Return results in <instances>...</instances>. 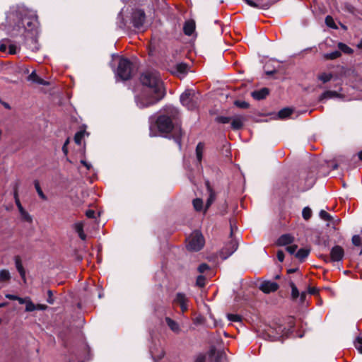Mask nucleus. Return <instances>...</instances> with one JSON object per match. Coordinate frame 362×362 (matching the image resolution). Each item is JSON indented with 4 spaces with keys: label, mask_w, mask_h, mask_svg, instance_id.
Instances as JSON below:
<instances>
[{
    "label": "nucleus",
    "mask_w": 362,
    "mask_h": 362,
    "mask_svg": "<svg viewBox=\"0 0 362 362\" xmlns=\"http://www.w3.org/2000/svg\"><path fill=\"white\" fill-rule=\"evenodd\" d=\"M344 255V249L339 245H336L332 248L330 252V257H325V260L326 262H339L343 259Z\"/></svg>",
    "instance_id": "nucleus-10"
},
{
    "label": "nucleus",
    "mask_w": 362,
    "mask_h": 362,
    "mask_svg": "<svg viewBox=\"0 0 362 362\" xmlns=\"http://www.w3.org/2000/svg\"><path fill=\"white\" fill-rule=\"evenodd\" d=\"M143 86L139 93L135 95V102L139 108L155 105L165 95L163 82L158 71L147 70L140 77Z\"/></svg>",
    "instance_id": "nucleus-2"
},
{
    "label": "nucleus",
    "mask_w": 362,
    "mask_h": 362,
    "mask_svg": "<svg viewBox=\"0 0 362 362\" xmlns=\"http://www.w3.org/2000/svg\"><path fill=\"white\" fill-rule=\"evenodd\" d=\"M204 151V143L199 142L196 147V158H197V162L199 164L201 163V162L202 160Z\"/></svg>",
    "instance_id": "nucleus-22"
},
{
    "label": "nucleus",
    "mask_w": 362,
    "mask_h": 362,
    "mask_svg": "<svg viewBox=\"0 0 362 362\" xmlns=\"http://www.w3.org/2000/svg\"><path fill=\"white\" fill-rule=\"evenodd\" d=\"M186 301H187V299L182 296V312L187 309V305L186 304Z\"/></svg>",
    "instance_id": "nucleus-56"
},
{
    "label": "nucleus",
    "mask_w": 362,
    "mask_h": 362,
    "mask_svg": "<svg viewBox=\"0 0 362 362\" xmlns=\"http://www.w3.org/2000/svg\"><path fill=\"white\" fill-rule=\"evenodd\" d=\"M216 120L219 123L227 124L231 121V118L229 117L220 116L217 117Z\"/></svg>",
    "instance_id": "nucleus-43"
},
{
    "label": "nucleus",
    "mask_w": 362,
    "mask_h": 362,
    "mask_svg": "<svg viewBox=\"0 0 362 362\" xmlns=\"http://www.w3.org/2000/svg\"><path fill=\"white\" fill-rule=\"evenodd\" d=\"M269 94V90L267 88H263L260 90L253 91L252 96L256 100H262L265 98Z\"/></svg>",
    "instance_id": "nucleus-17"
},
{
    "label": "nucleus",
    "mask_w": 362,
    "mask_h": 362,
    "mask_svg": "<svg viewBox=\"0 0 362 362\" xmlns=\"http://www.w3.org/2000/svg\"><path fill=\"white\" fill-rule=\"evenodd\" d=\"M178 115V110L173 106L164 107L155 122H150L149 136L172 139L181 148V127L177 122Z\"/></svg>",
    "instance_id": "nucleus-1"
},
{
    "label": "nucleus",
    "mask_w": 362,
    "mask_h": 362,
    "mask_svg": "<svg viewBox=\"0 0 362 362\" xmlns=\"http://www.w3.org/2000/svg\"><path fill=\"white\" fill-rule=\"evenodd\" d=\"M305 296H306V293L305 292H303V293H300V300H301V301H303L305 299Z\"/></svg>",
    "instance_id": "nucleus-61"
},
{
    "label": "nucleus",
    "mask_w": 362,
    "mask_h": 362,
    "mask_svg": "<svg viewBox=\"0 0 362 362\" xmlns=\"http://www.w3.org/2000/svg\"><path fill=\"white\" fill-rule=\"evenodd\" d=\"M303 217L305 220H308L312 216V210L309 207H305L302 211Z\"/></svg>",
    "instance_id": "nucleus-38"
},
{
    "label": "nucleus",
    "mask_w": 362,
    "mask_h": 362,
    "mask_svg": "<svg viewBox=\"0 0 362 362\" xmlns=\"http://www.w3.org/2000/svg\"><path fill=\"white\" fill-rule=\"evenodd\" d=\"M227 317H228V320H230L231 322H240L241 320V317L240 315H235V314H228L227 315Z\"/></svg>",
    "instance_id": "nucleus-45"
},
{
    "label": "nucleus",
    "mask_w": 362,
    "mask_h": 362,
    "mask_svg": "<svg viewBox=\"0 0 362 362\" xmlns=\"http://www.w3.org/2000/svg\"><path fill=\"white\" fill-rule=\"evenodd\" d=\"M319 215L320 217L325 221H330L332 219V216L329 215V214H328L325 210H321Z\"/></svg>",
    "instance_id": "nucleus-42"
},
{
    "label": "nucleus",
    "mask_w": 362,
    "mask_h": 362,
    "mask_svg": "<svg viewBox=\"0 0 362 362\" xmlns=\"http://www.w3.org/2000/svg\"><path fill=\"white\" fill-rule=\"evenodd\" d=\"M310 254V250L306 248L300 249L296 254V257L300 261H303Z\"/></svg>",
    "instance_id": "nucleus-25"
},
{
    "label": "nucleus",
    "mask_w": 362,
    "mask_h": 362,
    "mask_svg": "<svg viewBox=\"0 0 362 362\" xmlns=\"http://www.w3.org/2000/svg\"><path fill=\"white\" fill-rule=\"evenodd\" d=\"M296 250H297V245H290L286 247V250L290 254H294L296 252Z\"/></svg>",
    "instance_id": "nucleus-51"
},
{
    "label": "nucleus",
    "mask_w": 362,
    "mask_h": 362,
    "mask_svg": "<svg viewBox=\"0 0 362 362\" xmlns=\"http://www.w3.org/2000/svg\"><path fill=\"white\" fill-rule=\"evenodd\" d=\"M288 330H286L281 325L276 322L267 326L262 333V337L269 341H278L283 337L287 335Z\"/></svg>",
    "instance_id": "nucleus-5"
},
{
    "label": "nucleus",
    "mask_w": 362,
    "mask_h": 362,
    "mask_svg": "<svg viewBox=\"0 0 362 362\" xmlns=\"http://www.w3.org/2000/svg\"><path fill=\"white\" fill-rule=\"evenodd\" d=\"M209 269V267L208 264H205V263H203V264H201L199 267H198V271L200 272V273H204L205 272L206 270H208Z\"/></svg>",
    "instance_id": "nucleus-49"
},
{
    "label": "nucleus",
    "mask_w": 362,
    "mask_h": 362,
    "mask_svg": "<svg viewBox=\"0 0 362 362\" xmlns=\"http://www.w3.org/2000/svg\"><path fill=\"white\" fill-rule=\"evenodd\" d=\"M37 310V306L35 305L29 298L28 300H27V303L25 304V311L26 312H32Z\"/></svg>",
    "instance_id": "nucleus-35"
},
{
    "label": "nucleus",
    "mask_w": 362,
    "mask_h": 362,
    "mask_svg": "<svg viewBox=\"0 0 362 362\" xmlns=\"http://www.w3.org/2000/svg\"><path fill=\"white\" fill-rule=\"evenodd\" d=\"M332 78V74L329 73H322L318 76V79L324 83L329 81Z\"/></svg>",
    "instance_id": "nucleus-33"
},
{
    "label": "nucleus",
    "mask_w": 362,
    "mask_h": 362,
    "mask_svg": "<svg viewBox=\"0 0 362 362\" xmlns=\"http://www.w3.org/2000/svg\"><path fill=\"white\" fill-rule=\"evenodd\" d=\"M21 218L23 221L31 223L33 221V218L29 214L28 211H26L24 209L19 211Z\"/></svg>",
    "instance_id": "nucleus-27"
},
{
    "label": "nucleus",
    "mask_w": 362,
    "mask_h": 362,
    "mask_svg": "<svg viewBox=\"0 0 362 362\" xmlns=\"http://www.w3.org/2000/svg\"><path fill=\"white\" fill-rule=\"evenodd\" d=\"M279 288V285L276 282L265 281L262 282L259 286V289L265 293L276 291Z\"/></svg>",
    "instance_id": "nucleus-14"
},
{
    "label": "nucleus",
    "mask_w": 362,
    "mask_h": 362,
    "mask_svg": "<svg viewBox=\"0 0 362 362\" xmlns=\"http://www.w3.org/2000/svg\"><path fill=\"white\" fill-rule=\"evenodd\" d=\"M86 132L84 131L78 132L74 136V141L76 144L81 145V141L85 135Z\"/></svg>",
    "instance_id": "nucleus-37"
},
{
    "label": "nucleus",
    "mask_w": 362,
    "mask_h": 362,
    "mask_svg": "<svg viewBox=\"0 0 362 362\" xmlns=\"http://www.w3.org/2000/svg\"><path fill=\"white\" fill-rule=\"evenodd\" d=\"M175 303L181 305V294L179 293L177 294V298L175 300Z\"/></svg>",
    "instance_id": "nucleus-57"
},
{
    "label": "nucleus",
    "mask_w": 362,
    "mask_h": 362,
    "mask_svg": "<svg viewBox=\"0 0 362 362\" xmlns=\"http://www.w3.org/2000/svg\"><path fill=\"white\" fill-rule=\"evenodd\" d=\"M75 231L78 233L80 238L85 240L86 235L83 232V224L82 222L76 223L74 226Z\"/></svg>",
    "instance_id": "nucleus-23"
},
{
    "label": "nucleus",
    "mask_w": 362,
    "mask_h": 362,
    "mask_svg": "<svg viewBox=\"0 0 362 362\" xmlns=\"http://www.w3.org/2000/svg\"><path fill=\"white\" fill-rule=\"evenodd\" d=\"M6 298L9 300H16V299L18 298V296H15V295H12V294H6Z\"/></svg>",
    "instance_id": "nucleus-55"
},
{
    "label": "nucleus",
    "mask_w": 362,
    "mask_h": 362,
    "mask_svg": "<svg viewBox=\"0 0 362 362\" xmlns=\"http://www.w3.org/2000/svg\"><path fill=\"white\" fill-rule=\"evenodd\" d=\"M193 206L197 211H201L203 208V200L200 198L194 199L192 202Z\"/></svg>",
    "instance_id": "nucleus-28"
},
{
    "label": "nucleus",
    "mask_w": 362,
    "mask_h": 362,
    "mask_svg": "<svg viewBox=\"0 0 362 362\" xmlns=\"http://www.w3.org/2000/svg\"><path fill=\"white\" fill-rule=\"evenodd\" d=\"M238 248V242L235 240H231L220 251V257L223 259H227Z\"/></svg>",
    "instance_id": "nucleus-9"
},
{
    "label": "nucleus",
    "mask_w": 362,
    "mask_h": 362,
    "mask_svg": "<svg viewBox=\"0 0 362 362\" xmlns=\"http://www.w3.org/2000/svg\"><path fill=\"white\" fill-rule=\"evenodd\" d=\"M235 105L240 108H247L249 107V104L245 101L236 100Z\"/></svg>",
    "instance_id": "nucleus-48"
},
{
    "label": "nucleus",
    "mask_w": 362,
    "mask_h": 362,
    "mask_svg": "<svg viewBox=\"0 0 362 362\" xmlns=\"http://www.w3.org/2000/svg\"><path fill=\"white\" fill-rule=\"evenodd\" d=\"M206 186L207 188V191L209 192V197L206 200V206L204 209V214L206 212V210L210 207V206L213 204V202H214V200L216 199V194L214 192V190L212 189V188L211 187L210 184L208 181L206 182Z\"/></svg>",
    "instance_id": "nucleus-16"
},
{
    "label": "nucleus",
    "mask_w": 362,
    "mask_h": 362,
    "mask_svg": "<svg viewBox=\"0 0 362 362\" xmlns=\"http://www.w3.org/2000/svg\"><path fill=\"white\" fill-rule=\"evenodd\" d=\"M18 49L19 47L17 45L10 43V42L8 43V52L9 54H14Z\"/></svg>",
    "instance_id": "nucleus-39"
},
{
    "label": "nucleus",
    "mask_w": 362,
    "mask_h": 362,
    "mask_svg": "<svg viewBox=\"0 0 362 362\" xmlns=\"http://www.w3.org/2000/svg\"><path fill=\"white\" fill-rule=\"evenodd\" d=\"M243 126V117L242 116H236L231 119V127L233 129H240Z\"/></svg>",
    "instance_id": "nucleus-19"
},
{
    "label": "nucleus",
    "mask_w": 362,
    "mask_h": 362,
    "mask_svg": "<svg viewBox=\"0 0 362 362\" xmlns=\"http://www.w3.org/2000/svg\"><path fill=\"white\" fill-rule=\"evenodd\" d=\"M326 25L331 28H337L333 18L330 16H327L325 18Z\"/></svg>",
    "instance_id": "nucleus-36"
},
{
    "label": "nucleus",
    "mask_w": 362,
    "mask_h": 362,
    "mask_svg": "<svg viewBox=\"0 0 362 362\" xmlns=\"http://www.w3.org/2000/svg\"><path fill=\"white\" fill-rule=\"evenodd\" d=\"M62 151H64V153L65 154H66V153H67V147H66V146H65V145H64V146H63V147H62Z\"/></svg>",
    "instance_id": "nucleus-62"
},
{
    "label": "nucleus",
    "mask_w": 362,
    "mask_h": 362,
    "mask_svg": "<svg viewBox=\"0 0 362 362\" xmlns=\"http://www.w3.org/2000/svg\"><path fill=\"white\" fill-rule=\"evenodd\" d=\"M11 273L8 269H4L0 270V282H8L11 279Z\"/></svg>",
    "instance_id": "nucleus-24"
},
{
    "label": "nucleus",
    "mask_w": 362,
    "mask_h": 362,
    "mask_svg": "<svg viewBox=\"0 0 362 362\" xmlns=\"http://www.w3.org/2000/svg\"><path fill=\"white\" fill-rule=\"evenodd\" d=\"M29 298H28V297L23 298H21V297L18 296V298L16 299V300H18L20 304H26L27 303V300H28Z\"/></svg>",
    "instance_id": "nucleus-54"
},
{
    "label": "nucleus",
    "mask_w": 362,
    "mask_h": 362,
    "mask_svg": "<svg viewBox=\"0 0 362 362\" xmlns=\"http://www.w3.org/2000/svg\"><path fill=\"white\" fill-rule=\"evenodd\" d=\"M206 284V279L204 276H199L197 279V284L200 286L203 287L205 286Z\"/></svg>",
    "instance_id": "nucleus-46"
},
{
    "label": "nucleus",
    "mask_w": 362,
    "mask_h": 362,
    "mask_svg": "<svg viewBox=\"0 0 362 362\" xmlns=\"http://www.w3.org/2000/svg\"><path fill=\"white\" fill-rule=\"evenodd\" d=\"M165 321L168 327L170 328V329L175 332H177L179 331V325L170 319V317H166Z\"/></svg>",
    "instance_id": "nucleus-26"
},
{
    "label": "nucleus",
    "mask_w": 362,
    "mask_h": 362,
    "mask_svg": "<svg viewBox=\"0 0 362 362\" xmlns=\"http://www.w3.org/2000/svg\"><path fill=\"white\" fill-rule=\"evenodd\" d=\"M173 59H170V61L172 63V66H175L176 68V71L173 73L179 76L181 74V62H180L181 54L180 51L176 50L175 53L173 54Z\"/></svg>",
    "instance_id": "nucleus-15"
},
{
    "label": "nucleus",
    "mask_w": 362,
    "mask_h": 362,
    "mask_svg": "<svg viewBox=\"0 0 362 362\" xmlns=\"http://www.w3.org/2000/svg\"><path fill=\"white\" fill-rule=\"evenodd\" d=\"M291 287L292 298L293 299H296L299 296V291L293 283H291Z\"/></svg>",
    "instance_id": "nucleus-40"
},
{
    "label": "nucleus",
    "mask_w": 362,
    "mask_h": 362,
    "mask_svg": "<svg viewBox=\"0 0 362 362\" xmlns=\"http://www.w3.org/2000/svg\"><path fill=\"white\" fill-rule=\"evenodd\" d=\"M182 105L187 107L188 110L197 108L199 102V94L194 90L187 89L182 93Z\"/></svg>",
    "instance_id": "nucleus-8"
},
{
    "label": "nucleus",
    "mask_w": 362,
    "mask_h": 362,
    "mask_svg": "<svg viewBox=\"0 0 362 362\" xmlns=\"http://www.w3.org/2000/svg\"><path fill=\"white\" fill-rule=\"evenodd\" d=\"M9 40H3L0 42V50L3 52H5L8 50V43Z\"/></svg>",
    "instance_id": "nucleus-44"
},
{
    "label": "nucleus",
    "mask_w": 362,
    "mask_h": 362,
    "mask_svg": "<svg viewBox=\"0 0 362 362\" xmlns=\"http://www.w3.org/2000/svg\"><path fill=\"white\" fill-rule=\"evenodd\" d=\"M145 22V13L142 10H136L132 15V23L134 26L137 29L144 28Z\"/></svg>",
    "instance_id": "nucleus-11"
},
{
    "label": "nucleus",
    "mask_w": 362,
    "mask_h": 362,
    "mask_svg": "<svg viewBox=\"0 0 362 362\" xmlns=\"http://www.w3.org/2000/svg\"><path fill=\"white\" fill-rule=\"evenodd\" d=\"M293 241V238L289 234H284L279 237L277 240L279 245H286L291 244Z\"/></svg>",
    "instance_id": "nucleus-20"
},
{
    "label": "nucleus",
    "mask_w": 362,
    "mask_h": 362,
    "mask_svg": "<svg viewBox=\"0 0 362 362\" xmlns=\"http://www.w3.org/2000/svg\"><path fill=\"white\" fill-rule=\"evenodd\" d=\"M338 94L336 91L327 90L322 94L320 96V100H323L324 99L334 98Z\"/></svg>",
    "instance_id": "nucleus-31"
},
{
    "label": "nucleus",
    "mask_w": 362,
    "mask_h": 362,
    "mask_svg": "<svg viewBox=\"0 0 362 362\" xmlns=\"http://www.w3.org/2000/svg\"><path fill=\"white\" fill-rule=\"evenodd\" d=\"M28 80L37 84L45 86L48 85V83L47 81H45L37 75L35 71H32V73L28 76Z\"/></svg>",
    "instance_id": "nucleus-18"
},
{
    "label": "nucleus",
    "mask_w": 362,
    "mask_h": 362,
    "mask_svg": "<svg viewBox=\"0 0 362 362\" xmlns=\"http://www.w3.org/2000/svg\"><path fill=\"white\" fill-rule=\"evenodd\" d=\"M196 23L194 20L189 19L185 21V25L182 28V30L186 35L192 36L195 38L197 33L195 32Z\"/></svg>",
    "instance_id": "nucleus-12"
},
{
    "label": "nucleus",
    "mask_w": 362,
    "mask_h": 362,
    "mask_svg": "<svg viewBox=\"0 0 362 362\" xmlns=\"http://www.w3.org/2000/svg\"><path fill=\"white\" fill-rule=\"evenodd\" d=\"M206 240L202 231L194 230L186 236L185 248L190 252H197L201 251L205 246Z\"/></svg>",
    "instance_id": "nucleus-4"
},
{
    "label": "nucleus",
    "mask_w": 362,
    "mask_h": 362,
    "mask_svg": "<svg viewBox=\"0 0 362 362\" xmlns=\"http://www.w3.org/2000/svg\"><path fill=\"white\" fill-rule=\"evenodd\" d=\"M358 158L362 160V151L358 153Z\"/></svg>",
    "instance_id": "nucleus-64"
},
{
    "label": "nucleus",
    "mask_w": 362,
    "mask_h": 362,
    "mask_svg": "<svg viewBox=\"0 0 362 362\" xmlns=\"http://www.w3.org/2000/svg\"><path fill=\"white\" fill-rule=\"evenodd\" d=\"M86 215L88 218H93L95 217V211L93 210H88Z\"/></svg>",
    "instance_id": "nucleus-53"
},
{
    "label": "nucleus",
    "mask_w": 362,
    "mask_h": 362,
    "mask_svg": "<svg viewBox=\"0 0 362 362\" xmlns=\"http://www.w3.org/2000/svg\"><path fill=\"white\" fill-rule=\"evenodd\" d=\"M132 63L127 58L119 57L116 75L122 80H129L134 74Z\"/></svg>",
    "instance_id": "nucleus-7"
},
{
    "label": "nucleus",
    "mask_w": 362,
    "mask_h": 362,
    "mask_svg": "<svg viewBox=\"0 0 362 362\" xmlns=\"http://www.w3.org/2000/svg\"><path fill=\"white\" fill-rule=\"evenodd\" d=\"M182 76H183L185 74H186L187 72V65L185 63H182Z\"/></svg>",
    "instance_id": "nucleus-59"
},
{
    "label": "nucleus",
    "mask_w": 362,
    "mask_h": 362,
    "mask_svg": "<svg viewBox=\"0 0 362 362\" xmlns=\"http://www.w3.org/2000/svg\"><path fill=\"white\" fill-rule=\"evenodd\" d=\"M231 360V354L225 349L211 348L209 352L196 362H223Z\"/></svg>",
    "instance_id": "nucleus-6"
},
{
    "label": "nucleus",
    "mask_w": 362,
    "mask_h": 362,
    "mask_svg": "<svg viewBox=\"0 0 362 362\" xmlns=\"http://www.w3.org/2000/svg\"><path fill=\"white\" fill-rule=\"evenodd\" d=\"M36 306H37V310H44L47 308V305H45L37 304V305H36Z\"/></svg>",
    "instance_id": "nucleus-58"
},
{
    "label": "nucleus",
    "mask_w": 362,
    "mask_h": 362,
    "mask_svg": "<svg viewBox=\"0 0 362 362\" xmlns=\"http://www.w3.org/2000/svg\"><path fill=\"white\" fill-rule=\"evenodd\" d=\"M356 349L362 354V337H357L354 342Z\"/></svg>",
    "instance_id": "nucleus-41"
},
{
    "label": "nucleus",
    "mask_w": 362,
    "mask_h": 362,
    "mask_svg": "<svg viewBox=\"0 0 362 362\" xmlns=\"http://www.w3.org/2000/svg\"><path fill=\"white\" fill-rule=\"evenodd\" d=\"M341 56V52L339 51H334L330 53H327L325 54V58L327 59H335Z\"/></svg>",
    "instance_id": "nucleus-34"
},
{
    "label": "nucleus",
    "mask_w": 362,
    "mask_h": 362,
    "mask_svg": "<svg viewBox=\"0 0 362 362\" xmlns=\"http://www.w3.org/2000/svg\"><path fill=\"white\" fill-rule=\"evenodd\" d=\"M338 48L341 52L348 54H352L354 52L351 47L342 42L338 44Z\"/></svg>",
    "instance_id": "nucleus-30"
},
{
    "label": "nucleus",
    "mask_w": 362,
    "mask_h": 362,
    "mask_svg": "<svg viewBox=\"0 0 362 362\" xmlns=\"http://www.w3.org/2000/svg\"><path fill=\"white\" fill-rule=\"evenodd\" d=\"M15 264H16V269L18 270V273L20 274L21 278L25 280V272L23 267L21 259L18 256L15 257Z\"/></svg>",
    "instance_id": "nucleus-21"
},
{
    "label": "nucleus",
    "mask_w": 362,
    "mask_h": 362,
    "mask_svg": "<svg viewBox=\"0 0 362 362\" xmlns=\"http://www.w3.org/2000/svg\"><path fill=\"white\" fill-rule=\"evenodd\" d=\"M88 170H89L91 168V165L88 163H86L84 165Z\"/></svg>",
    "instance_id": "nucleus-63"
},
{
    "label": "nucleus",
    "mask_w": 362,
    "mask_h": 362,
    "mask_svg": "<svg viewBox=\"0 0 362 362\" xmlns=\"http://www.w3.org/2000/svg\"><path fill=\"white\" fill-rule=\"evenodd\" d=\"M48 294H49V299L47 300V302L50 304H52L53 303V300L51 299V296H52V291H48Z\"/></svg>",
    "instance_id": "nucleus-60"
},
{
    "label": "nucleus",
    "mask_w": 362,
    "mask_h": 362,
    "mask_svg": "<svg viewBox=\"0 0 362 362\" xmlns=\"http://www.w3.org/2000/svg\"><path fill=\"white\" fill-rule=\"evenodd\" d=\"M243 1L251 7L262 8V9L269 8L275 2V1H274V0H269L265 3H262L261 0H257V2H255L252 0H243Z\"/></svg>",
    "instance_id": "nucleus-13"
},
{
    "label": "nucleus",
    "mask_w": 362,
    "mask_h": 362,
    "mask_svg": "<svg viewBox=\"0 0 362 362\" xmlns=\"http://www.w3.org/2000/svg\"><path fill=\"white\" fill-rule=\"evenodd\" d=\"M15 202H16V206L18 207V211L24 209L23 207V206L21 205V202H20V200H19V199L18 197V195H17L16 192L15 193Z\"/></svg>",
    "instance_id": "nucleus-50"
},
{
    "label": "nucleus",
    "mask_w": 362,
    "mask_h": 362,
    "mask_svg": "<svg viewBox=\"0 0 362 362\" xmlns=\"http://www.w3.org/2000/svg\"><path fill=\"white\" fill-rule=\"evenodd\" d=\"M277 259L279 262H283L284 259V253L281 250H279L276 253Z\"/></svg>",
    "instance_id": "nucleus-52"
},
{
    "label": "nucleus",
    "mask_w": 362,
    "mask_h": 362,
    "mask_svg": "<svg viewBox=\"0 0 362 362\" xmlns=\"http://www.w3.org/2000/svg\"><path fill=\"white\" fill-rule=\"evenodd\" d=\"M352 243L356 246H359L361 244V238L358 235H355L352 237Z\"/></svg>",
    "instance_id": "nucleus-47"
},
{
    "label": "nucleus",
    "mask_w": 362,
    "mask_h": 362,
    "mask_svg": "<svg viewBox=\"0 0 362 362\" xmlns=\"http://www.w3.org/2000/svg\"><path fill=\"white\" fill-rule=\"evenodd\" d=\"M292 112H293L292 109L286 107V108L281 110L279 112L278 115H279V117H280L281 119H284V118L289 117L292 114Z\"/></svg>",
    "instance_id": "nucleus-29"
},
{
    "label": "nucleus",
    "mask_w": 362,
    "mask_h": 362,
    "mask_svg": "<svg viewBox=\"0 0 362 362\" xmlns=\"http://www.w3.org/2000/svg\"><path fill=\"white\" fill-rule=\"evenodd\" d=\"M34 185H35V188L37 192V194L39 195V197L43 199V200H46L47 199V197L45 196V194L43 193L40 186V183L37 180H35L34 182Z\"/></svg>",
    "instance_id": "nucleus-32"
},
{
    "label": "nucleus",
    "mask_w": 362,
    "mask_h": 362,
    "mask_svg": "<svg viewBox=\"0 0 362 362\" xmlns=\"http://www.w3.org/2000/svg\"><path fill=\"white\" fill-rule=\"evenodd\" d=\"M6 26L11 36H24L37 26L35 14L24 7H13L6 15Z\"/></svg>",
    "instance_id": "nucleus-3"
}]
</instances>
